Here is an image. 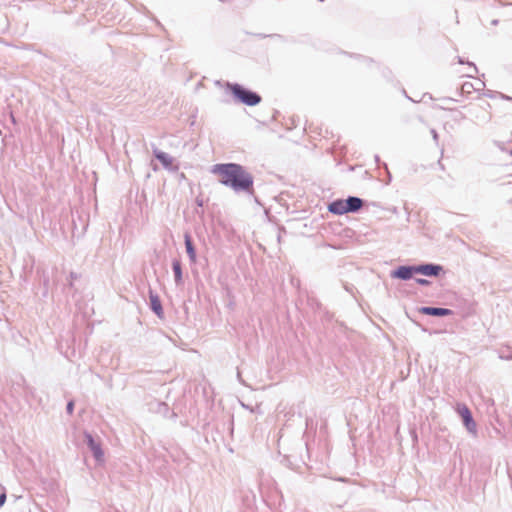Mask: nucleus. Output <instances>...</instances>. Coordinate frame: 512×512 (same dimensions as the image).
<instances>
[{"label": "nucleus", "mask_w": 512, "mask_h": 512, "mask_svg": "<svg viewBox=\"0 0 512 512\" xmlns=\"http://www.w3.org/2000/svg\"><path fill=\"white\" fill-rule=\"evenodd\" d=\"M211 173L219 177V183L233 191L253 194L254 178L242 165L237 163L215 164L211 168Z\"/></svg>", "instance_id": "1"}, {"label": "nucleus", "mask_w": 512, "mask_h": 512, "mask_svg": "<svg viewBox=\"0 0 512 512\" xmlns=\"http://www.w3.org/2000/svg\"><path fill=\"white\" fill-rule=\"evenodd\" d=\"M227 89L239 102L248 105L255 106L261 102V96L238 83H227Z\"/></svg>", "instance_id": "2"}, {"label": "nucleus", "mask_w": 512, "mask_h": 512, "mask_svg": "<svg viewBox=\"0 0 512 512\" xmlns=\"http://www.w3.org/2000/svg\"><path fill=\"white\" fill-rule=\"evenodd\" d=\"M457 412L462 418L463 425L466 427L468 432L475 434L476 433V423L472 417L471 411L465 404L457 405Z\"/></svg>", "instance_id": "3"}, {"label": "nucleus", "mask_w": 512, "mask_h": 512, "mask_svg": "<svg viewBox=\"0 0 512 512\" xmlns=\"http://www.w3.org/2000/svg\"><path fill=\"white\" fill-rule=\"evenodd\" d=\"M84 441L88 448L91 450L94 458L97 462H102L104 460V453L100 446V444L95 440V438L89 432L84 433Z\"/></svg>", "instance_id": "4"}, {"label": "nucleus", "mask_w": 512, "mask_h": 512, "mask_svg": "<svg viewBox=\"0 0 512 512\" xmlns=\"http://www.w3.org/2000/svg\"><path fill=\"white\" fill-rule=\"evenodd\" d=\"M415 267H416V274H422V275L428 276V277H436L443 270V267L441 265L434 264V263H425V264L415 265Z\"/></svg>", "instance_id": "5"}, {"label": "nucleus", "mask_w": 512, "mask_h": 512, "mask_svg": "<svg viewBox=\"0 0 512 512\" xmlns=\"http://www.w3.org/2000/svg\"><path fill=\"white\" fill-rule=\"evenodd\" d=\"M414 274H416L415 265H402L392 271L391 277L401 280H409L413 277Z\"/></svg>", "instance_id": "6"}, {"label": "nucleus", "mask_w": 512, "mask_h": 512, "mask_svg": "<svg viewBox=\"0 0 512 512\" xmlns=\"http://www.w3.org/2000/svg\"><path fill=\"white\" fill-rule=\"evenodd\" d=\"M419 312L424 315H430V316H436V317L449 316L453 313L452 310L447 309V308L430 307V306L421 307L419 309Z\"/></svg>", "instance_id": "7"}, {"label": "nucleus", "mask_w": 512, "mask_h": 512, "mask_svg": "<svg viewBox=\"0 0 512 512\" xmlns=\"http://www.w3.org/2000/svg\"><path fill=\"white\" fill-rule=\"evenodd\" d=\"M363 204L364 201L356 196H349L347 199H345L347 213H355L359 211Z\"/></svg>", "instance_id": "8"}, {"label": "nucleus", "mask_w": 512, "mask_h": 512, "mask_svg": "<svg viewBox=\"0 0 512 512\" xmlns=\"http://www.w3.org/2000/svg\"><path fill=\"white\" fill-rule=\"evenodd\" d=\"M329 212L336 214V215H342L347 213L345 200L338 199L333 202H331L328 206Z\"/></svg>", "instance_id": "9"}, {"label": "nucleus", "mask_w": 512, "mask_h": 512, "mask_svg": "<svg viewBox=\"0 0 512 512\" xmlns=\"http://www.w3.org/2000/svg\"><path fill=\"white\" fill-rule=\"evenodd\" d=\"M154 156L156 159H158L161 164L168 170L172 169L173 166V158L169 156L167 153L157 150H154Z\"/></svg>", "instance_id": "10"}, {"label": "nucleus", "mask_w": 512, "mask_h": 512, "mask_svg": "<svg viewBox=\"0 0 512 512\" xmlns=\"http://www.w3.org/2000/svg\"><path fill=\"white\" fill-rule=\"evenodd\" d=\"M184 243L188 257L192 263L196 262V251L189 234L184 235Z\"/></svg>", "instance_id": "11"}, {"label": "nucleus", "mask_w": 512, "mask_h": 512, "mask_svg": "<svg viewBox=\"0 0 512 512\" xmlns=\"http://www.w3.org/2000/svg\"><path fill=\"white\" fill-rule=\"evenodd\" d=\"M149 299H150V307L152 311L158 316L162 313V305L160 299L157 294L153 293L152 290L149 291Z\"/></svg>", "instance_id": "12"}, {"label": "nucleus", "mask_w": 512, "mask_h": 512, "mask_svg": "<svg viewBox=\"0 0 512 512\" xmlns=\"http://www.w3.org/2000/svg\"><path fill=\"white\" fill-rule=\"evenodd\" d=\"M172 269L174 273V280L176 285H180L183 282L182 278V267L179 260H173L172 262Z\"/></svg>", "instance_id": "13"}, {"label": "nucleus", "mask_w": 512, "mask_h": 512, "mask_svg": "<svg viewBox=\"0 0 512 512\" xmlns=\"http://www.w3.org/2000/svg\"><path fill=\"white\" fill-rule=\"evenodd\" d=\"M480 91L481 90V87H476L474 85V83H471V82H464L462 85H461V88H460V94L461 95H464V94H470L472 91Z\"/></svg>", "instance_id": "14"}, {"label": "nucleus", "mask_w": 512, "mask_h": 512, "mask_svg": "<svg viewBox=\"0 0 512 512\" xmlns=\"http://www.w3.org/2000/svg\"><path fill=\"white\" fill-rule=\"evenodd\" d=\"M416 283L421 286H427L430 284V281H428L427 279H424V278H416Z\"/></svg>", "instance_id": "15"}, {"label": "nucleus", "mask_w": 512, "mask_h": 512, "mask_svg": "<svg viewBox=\"0 0 512 512\" xmlns=\"http://www.w3.org/2000/svg\"><path fill=\"white\" fill-rule=\"evenodd\" d=\"M7 496L5 490L0 494V507H2L6 502Z\"/></svg>", "instance_id": "16"}, {"label": "nucleus", "mask_w": 512, "mask_h": 512, "mask_svg": "<svg viewBox=\"0 0 512 512\" xmlns=\"http://www.w3.org/2000/svg\"><path fill=\"white\" fill-rule=\"evenodd\" d=\"M431 135H432V138L434 140V142L436 143V145H438V139H439V136H438V133L435 129H431Z\"/></svg>", "instance_id": "17"}, {"label": "nucleus", "mask_w": 512, "mask_h": 512, "mask_svg": "<svg viewBox=\"0 0 512 512\" xmlns=\"http://www.w3.org/2000/svg\"><path fill=\"white\" fill-rule=\"evenodd\" d=\"M73 409H74V402L73 401H69L67 403V406H66V410L69 414H71L73 412Z\"/></svg>", "instance_id": "18"}, {"label": "nucleus", "mask_w": 512, "mask_h": 512, "mask_svg": "<svg viewBox=\"0 0 512 512\" xmlns=\"http://www.w3.org/2000/svg\"><path fill=\"white\" fill-rule=\"evenodd\" d=\"M474 85H475L476 87H481V90H482L485 84H484L482 81L478 80V81L476 82V84H474Z\"/></svg>", "instance_id": "19"}, {"label": "nucleus", "mask_w": 512, "mask_h": 512, "mask_svg": "<svg viewBox=\"0 0 512 512\" xmlns=\"http://www.w3.org/2000/svg\"><path fill=\"white\" fill-rule=\"evenodd\" d=\"M468 64L472 68V72L476 73L477 72L476 66L473 63H468Z\"/></svg>", "instance_id": "20"}, {"label": "nucleus", "mask_w": 512, "mask_h": 512, "mask_svg": "<svg viewBox=\"0 0 512 512\" xmlns=\"http://www.w3.org/2000/svg\"><path fill=\"white\" fill-rule=\"evenodd\" d=\"M458 62H459L460 64H463V63H464V61H463V60H462V58H460V57H459V59H458Z\"/></svg>", "instance_id": "21"}, {"label": "nucleus", "mask_w": 512, "mask_h": 512, "mask_svg": "<svg viewBox=\"0 0 512 512\" xmlns=\"http://www.w3.org/2000/svg\"><path fill=\"white\" fill-rule=\"evenodd\" d=\"M444 100L445 101H454V99H452V98H445Z\"/></svg>", "instance_id": "22"}, {"label": "nucleus", "mask_w": 512, "mask_h": 512, "mask_svg": "<svg viewBox=\"0 0 512 512\" xmlns=\"http://www.w3.org/2000/svg\"><path fill=\"white\" fill-rule=\"evenodd\" d=\"M465 118V115L460 113V119H464Z\"/></svg>", "instance_id": "23"}]
</instances>
